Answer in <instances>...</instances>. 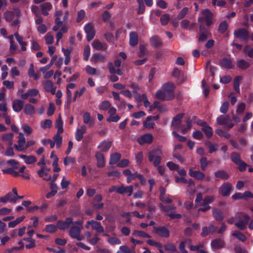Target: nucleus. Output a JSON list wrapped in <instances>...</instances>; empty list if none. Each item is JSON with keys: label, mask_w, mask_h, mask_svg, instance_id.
Wrapping results in <instances>:
<instances>
[{"label": "nucleus", "mask_w": 253, "mask_h": 253, "mask_svg": "<svg viewBox=\"0 0 253 253\" xmlns=\"http://www.w3.org/2000/svg\"><path fill=\"white\" fill-rule=\"evenodd\" d=\"M175 85L172 83H167L162 86V89L157 91L155 97L161 101L170 100L174 98Z\"/></svg>", "instance_id": "f257e3e1"}, {"label": "nucleus", "mask_w": 253, "mask_h": 253, "mask_svg": "<svg viewBox=\"0 0 253 253\" xmlns=\"http://www.w3.org/2000/svg\"><path fill=\"white\" fill-rule=\"evenodd\" d=\"M20 11L18 9L15 8L13 10H7L4 14L3 16L6 22H11L12 26L19 27Z\"/></svg>", "instance_id": "f03ea898"}, {"label": "nucleus", "mask_w": 253, "mask_h": 253, "mask_svg": "<svg viewBox=\"0 0 253 253\" xmlns=\"http://www.w3.org/2000/svg\"><path fill=\"white\" fill-rule=\"evenodd\" d=\"M83 224V220H78L74 222V225L70 228L68 232L69 236L72 238L76 239L78 241H81L83 239V236L81 235Z\"/></svg>", "instance_id": "7ed1b4c3"}, {"label": "nucleus", "mask_w": 253, "mask_h": 253, "mask_svg": "<svg viewBox=\"0 0 253 253\" xmlns=\"http://www.w3.org/2000/svg\"><path fill=\"white\" fill-rule=\"evenodd\" d=\"M235 217L238 221L235 223V225L241 230H244L246 228V225L248 223L250 217L244 212H238L235 214Z\"/></svg>", "instance_id": "20e7f679"}, {"label": "nucleus", "mask_w": 253, "mask_h": 253, "mask_svg": "<svg viewBox=\"0 0 253 253\" xmlns=\"http://www.w3.org/2000/svg\"><path fill=\"white\" fill-rule=\"evenodd\" d=\"M162 151L159 149L151 151L148 154V160L152 162L154 166H158L162 160Z\"/></svg>", "instance_id": "39448f33"}, {"label": "nucleus", "mask_w": 253, "mask_h": 253, "mask_svg": "<svg viewBox=\"0 0 253 253\" xmlns=\"http://www.w3.org/2000/svg\"><path fill=\"white\" fill-rule=\"evenodd\" d=\"M202 14L203 16L199 18V22H205L206 26H211L213 22V14L209 9H206L202 10Z\"/></svg>", "instance_id": "423d86ee"}, {"label": "nucleus", "mask_w": 253, "mask_h": 253, "mask_svg": "<svg viewBox=\"0 0 253 253\" xmlns=\"http://www.w3.org/2000/svg\"><path fill=\"white\" fill-rule=\"evenodd\" d=\"M90 225L91 228L96 231L97 233H102L104 231V228L101 226V223L94 220H91L87 221L85 225L86 228L88 229Z\"/></svg>", "instance_id": "0eeeda50"}, {"label": "nucleus", "mask_w": 253, "mask_h": 253, "mask_svg": "<svg viewBox=\"0 0 253 253\" xmlns=\"http://www.w3.org/2000/svg\"><path fill=\"white\" fill-rule=\"evenodd\" d=\"M73 219L71 217H67L65 221L59 220L57 222V227L60 230H65L70 228L74 225Z\"/></svg>", "instance_id": "6e6552de"}, {"label": "nucleus", "mask_w": 253, "mask_h": 253, "mask_svg": "<svg viewBox=\"0 0 253 253\" xmlns=\"http://www.w3.org/2000/svg\"><path fill=\"white\" fill-rule=\"evenodd\" d=\"M217 123L219 125H227L226 127L230 128L234 126V124L231 121L229 117L227 116L221 115L216 119Z\"/></svg>", "instance_id": "1a4fd4ad"}, {"label": "nucleus", "mask_w": 253, "mask_h": 253, "mask_svg": "<svg viewBox=\"0 0 253 253\" xmlns=\"http://www.w3.org/2000/svg\"><path fill=\"white\" fill-rule=\"evenodd\" d=\"M84 30L86 34L87 41H90L94 38L95 34L93 25L91 23H88L84 26Z\"/></svg>", "instance_id": "9d476101"}, {"label": "nucleus", "mask_w": 253, "mask_h": 253, "mask_svg": "<svg viewBox=\"0 0 253 253\" xmlns=\"http://www.w3.org/2000/svg\"><path fill=\"white\" fill-rule=\"evenodd\" d=\"M232 185L228 182H225L219 188L218 192L224 197L228 196L232 190Z\"/></svg>", "instance_id": "9b49d317"}, {"label": "nucleus", "mask_w": 253, "mask_h": 253, "mask_svg": "<svg viewBox=\"0 0 253 253\" xmlns=\"http://www.w3.org/2000/svg\"><path fill=\"white\" fill-rule=\"evenodd\" d=\"M159 118L158 115L155 116H148L143 122V126L148 129H152L155 126L154 121H157Z\"/></svg>", "instance_id": "f8f14e48"}, {"label": "nucleus", "mask_w": 253, "mask_h": 253, "mask_svg": "<svg viewBox=\"0 0 253 253\" xmlns=\"http://www.w3.org/2000/svg\"><path fill=\"white\" fill-rule=\"evenodd\" d=\"M153 140V136L151 134L147 133L142 135L137 139L138 143L141 145L150 144Z\"/></svg>", "instance_id": "ddd939ff"}, {"label": "nucleus", "mask_w": 253, "mask_h": 253, "mask_svg": "<svg viewBox=\"0 0 253 253\" xmlns=\"http://www.w3.org/2000/svg\"><path fill=\"white\" fill-rule=\"evenodd\" d=\"M25 144V138L24 134L20 132L18 136V144H15L14 147L18 151H23L26 149V148L24 147Z\"/></svg>", "instance_id": "4468645a"}, {"label": "nucleus", "mask_w": 253, "mask_h": 253, "mask_svg": "<svg viewBox=\"0 0 253 253\" xmlns=\"http://www.w3.org/2000/svg\"><path fill=\"white\" fill-rule=\"evenodd\" d=\"M234 35L236 38L241 40H246L248 37V33L245 28L235 30L234 32Z\"/></svg>", "instance_id": "2eb2a0df"}, {"label": "nucleus", "mask_w": 253, "mask_h": 253, "mask_svg": "<svg viewBox=\"0 0 253 253\" xmlns=\"http://www.w3.org/2000/svg\"><path fill=\"white\" fill-rule=\"evenodd\" d=\"M93 48L97 50H106L107 45L105 42H101L98 40H94L92 43Z\"/></svg>", "instance_id": "dca6fc26"}, {"label": "nucleus", "mask_w": 253, "mask_h": 253, "mask_svg": "<svg viewBox=\"0 0 253 253\" xmlns=\"http://www.w3.org/2000/svg\"><path fill=\"white\" fill-rule=\"evenodd\" d=\"M24 105V101L20 99H15L12 103V109L15 112H19L22 110Z\"/></svg>", "instance_id": "f3484780"}, {"label": "nucleus", "mask_w": 253, "mask_h": 253, "mask_svg": "<svg viewBox=\"0 0 253 253\" xmlns=\"http://www.w3.org/2000/svg\"><path fill=\"white\" fill-rule=\"evenodd\" d=\"M43 84L44 89L46 91L50 92L52 94H55L56 88L54 87L51 81L46 80L43 82Z\"/></svg>", "instance_id": "a211bd4d"}, {"label": "nucleus", "mask_w": 253, "mask_h": 253, "mask_svg": "<svg viewBox=\"0 0 253 253\" xmlns=\"http://www.w3.org/2000/svg\"><path fill=\"white\" fill-rule=\"evenodd\" d=\"M86 126L83 125L78 128L75 133V138L78 141H80L83 137V134L85 132Z\"/></svg>", "instance_id": "6ab92c4d"}, {"label": "nucleus", "mask_w": 253, "mask_h": 253, "mask_svg": "<svg viewBox=\"0 0 253 253\" xmlns=\"http://www.w3.org/2000/svg\"><path fill=\"white\" fill-rule=\"evenodd\" d=\"M112 142L108 140H104L102 141L98 146V149H100L101 152H105L108 151L111 148Z\"/></svg>", "instance_id": "aec40b11"}, {"label": "nucleus", "mask_w": 253, "mask_h": 253, "mask_svg": "<svg viewBox=\"0 0 253 253\" xmlns=\"http://www.w3.org/2000/svg\"><path fill=\"white\" fill-rule=\"evenodd\" d=\"M189 174L190 176L193 177L198 180H202L205 176V175L203 172L200 170H193L192 169H189Z\"/></svg>", "instance_id": "412c9836"}, {"label": "nucleus", "mask_w": 253, "mask_h": 253, "mask_svg": "<svg viewBox=\"0 0 253 253\" xmlns=\"http://www.w3.org/2000/svg\"><path fill=\"white\" fill-rule=\"evenodd\" d=\"M183 117V114L181 113L175 116L171 122V127L174 129H177L179 127L180 124L181 122V120Z\"/></svg>", "instance_id": "4be33fe9"}, {"label": "nucleus", "mask_w": 253, "mask_h": 253, "mask_svg": "<svg viewBox=\"0 0 253 253\" xmlns=\"http://www.w3.org/2000/svg\"><path fill=\"white\" fill-rule=\"evenodd\" d=\"M154 231L158 235L163 237H168L169 235V231L165 227H154Z\"/></svg>", "instance_id": "5701e85b"}, {"label": "nucleus", "mask_w": 253, "mask_h": 253, "mask_svg": "<svg viewBox=\"0 0 253 253\" xmlns=\"http://www.w3.org/2000/svg\"><path fill=\"white\" fill-rule=\"evenodd\" d=\"M150 42L152 46L156 48H160L163 44L162 40L157 36H154L151 37Z\"/></svg>", "instance_id": "b1692460"}, {"label": "nucleus", "mask_w": 253, "mask_h": 253, "mask_svg": "<svg viewBox=\"0 0 253 253\" xmlns=\"http://www.w3.org/2000/svg\"><path fill=\"white\" fill-rule=\"evenodd\" d=\"M224 243L222 239H217L212 240L211 242V246L213 250H216L224 247Z\"/></svg>", "instance_id": "393cba45"}, {"label": "nucleus", "mask_w": 253, "mask_h": 253, "mask_svg": "<svg viewBox=\"0 0 253 253\" xmlns=\"http://www.w3.org/2000/svg\"><path fill=\"white\" fill-rule=\"evenodd\" d=\"M129 43L130 46H134L138 44V35L136 32H131L129 33Z\"/></svg>", "instance_id": "a878e982"}, {"label": "nucleus", "mask_w": 253, "mask_h": 253, "mask_svg": "<svg viewBox=\"0 0 253 253\" xmlns=\"http://www.w3.org/2000/svg\"><path fill=\"white\" fill-rule=\"evenodd\" d=\"M132 216H136L139 218H142L144 217V214H140L139 212L137 211H134L132 212H128L124 213L123 214V216L126 217L127 219V221H129L130 220V217Z\"/></svg>", "instance_id": "bb28decb"}, {"label": "nucleus", "mask_w": 253, "mask_h": 253, "mask_svg": "<svg viewBox=\"0 0 253 253\" xmlns=\"http://www.w3.org/2000/svg\"><path fill=\"white\" fill-rule=\"evenodd\" d=\"M83 122L85 124H89L90 126L94 125V119L91 117L89 113L86 112L84 113L83 115Z\"/></svg>", "instance_id": "cd10ccee"}, {"label": "nucleus", "mask_w": 253, "mask_h": 253, "mask_svg": "<svg viewBox=\"0 0 253 253\" xmlns=\"http://www.w3.org/2000/svg\"><path fill=\"white\" fill-rule=\"evenodd\" d=\"M40 7L42 10V14L46 16L48 14V11L52 8V5L50 2H46L41 4Z\"/></svg>", "instance_id": "c85d7f7f"}, {"label": "nucleus", "mask_w": 253, "mask_h": 253, "mask_svg": "<svg viewBox=\"0 0 253 253\" xmlns=\"http://www.w3.org/2000/svg\"><path fill=\"white\" fill-rule=\"evenodd\" d=\"M216 228L212 225H209V227H204L202 229V232L201 233L202 236H206L209 234L213 233L215 231Z\"/></svg>", "instance_id": "c756f323"}, {"label": "nucleus", "mask_w": 253, "mask_h": 253, "mask_svg": "<svg viewBox=\"0 0 253 253\" xmlns=\"http://www.w3.org/2000/svg\"><path fill=\"white\" fill-rule=\"evenodd\" d=\"M14 37L18 43L21 45V50L22 51H25L26 50L27 43L23 41V37L20 36L17 32L14 34Z\"/></svg>", "instance_id": "7c9ffc66"}, {"label": "nucleus", "mask_w": 253, "mask_h": 253, "mask_svg": "<svg viewBox=\"0 0 253 253\" xmlns=\"http://www.w3.org/2000/svg\"><path fill=\"white\" fill-rule=\"evenodd\" d=\"M105 60V57L104 56L97 53L94 54L91 58V61L94 64H96L99 62H104Z\"/></svg>", "instance_id": "2f4dec72"}, {"label": "nucleus", "mask_w": 253, "mask_h": 253, "mask_svg": "<svg viewBox=\"0 0 253 253\" xmlns=\"http://www.w3.org/2000/svg\"><path fill=\"white\" fill-rule=\"evenodd\" d=\"M35 112V107L30 104H26L24 108V112L25 114L32 116Z\"/></svg>", "instance_id": "473e14b6"}, {"label": "nucleus", "mask_w": 253, "mask_h": 253, "mask_svg": "<svg viewBox=\"0 0 253 253\" xmlns=\"http://www.w3.org/2000/svg\"><path fill=\"white\" fill-rule=\"evenodd\" d=\"M95 156L97 159V165L98 167H103L105 166V161L103 155L101 153H97Z\"/></svg>", "instance_id": "72a5a7b5"}, {"label": "nucleus", "mask_w": 253, "mask_h": 253, "mask_svg": "<svg viewBox=\"0 0 253 253\" xmlns=\"http://www.w3.org/2000/svg\"><path fill=\"white\" fill-rule=\"evenodd\" d=\"M200 34L199 38V41H205L208 38V32L202 25L200 26Z\"/></svg>", "instance_id": "f704fd0d"}, {"label": "nucleus", "mask_w": 253, "mask_h": 253, "mask_svg": "<svg viewBox=\"0 0 253 253\" xmlns=\"http://www.w3.org/2000/svg\"><path fill=\"white\" fill-rule=\"evenodd\" d=\"M38 173L39 175L43 178L44 180L49 181L51 179V176L48 173V171L44 169H40L38 170Z\"/></svg>", "instance_id": "c9c22d12"}, {"label": "nucleus", "mask_w": 253, "mask_h": 253, "mask_svg": "<svg viewBox=\"0 0 253 253\" xmlns=\"http://www.w3.org/2000/svg\"><path fill=\"white\" fill-rule=\"evenodd\" d=\"M214 175L216 177L222 179H227L229 177V174L224 170H217L215 171Z\"/></svg>", "instance_id": "e433bc0d"}, {"label": "nucleus", "mask_w": 253, "mask_h": 253, "mask_svg": "<svg viewBox=\"0 0 253 253\" xmlns=\"http://www.w3.org/2000/svg\"><path fill=\"white\" fill-rule=\"evenodd\" d=\"M62 133L56 132V134L53 136V141L56 144V148H59L62 143V137L61 136Z\"/></svg>", "instance_id": "4c0bfd02"}, {"label": "nucleus", "mask_w": 253, "mask_h": 253, "mask_svg": "<svg viewBox=\"0 0 253 253\" xmlns=\"http://www.w3.org/2000/svg\"><path fill=\"white\" fill-rule=\"evenodd\" d=\"M25 218L24 215L19 217L17 218L16 219L10 221L8 223V226L9 228H14L19 223L21 222Z\"/></svg>", "instance_id": "58836bf2"}, {"label": "nucleus", "mask_w": 253, "mask_h": 253, "mask_svg": "<svg viewBox=\"0 0 253 253\" xmlns=\"http://www.w3.org/2000/svg\"><path fill=\"white\" fill-rule=\"evenodd\" d=\"M121 157V154L118 153H115L112 154L110 156L109 164L111 165L116 164L119 161Z\"/></svg>", "instance_id": "ea45409f"}, {"label": "nucleus", "mask_w": 253, "mask_h": 253, "mask_svg": "<svg viewBox=\"0 0 253 253\" xmlns=\"http://www.w3.org/2000/svg\"><path fill=\"white\" fill-rule=\"evenodd\" d=\"M192 127V122L190 119L189 118L186 121V126H183L181 128V131L183 134L187 133L189 130L191 129Z\"/></svg>", "instance_id": "a19ab883"}, {"label": "nucleus", "mask_w": 253, "mask_h": 253, "mask_svg": "<svg viewBox=\"0 0 253 253\" xmlns=\"http://www.w3.org/2000/svg\"><path fill=\"white\" fill-rule=\"evenodd\" d=\"M57 56L56 55H54L49 64L46 65L45 66L41 68L40 71L42 72L43 73H45L46 71H47L51 66L53 64L54 61L56 60Z\"/></svg>", "instance_id": "79ce46f5"}, {"label": "nucleus", "mask_w": 253, "mask_h": 253, "mask_svg": "<svg viewBox=\"0 0 253 253\" xmlns=\"http://www.w3.org/2000/svg\"><path fill=\"white\" fill-rule=\"evenodd\" d=\"M237 66L241 69H245L249 67V63L244 59H240L237 61Z\"/></svg>", "instance_id": "37998d69"}, {"label": "nucleus", "mask_w": 253, "mask_h": 253, "mask_svg": "<svg viewBox=\"0 0 253 253\" xmlns=\"http://www.w3.org/2000/svg\"><path fill=\"white\" fill-rule=\"evenodd\" d=\"M55 127L57 129V132L62 133L63 131V122L59 117L56 121Z\"/></svg>", "instance_id": "c03bdc74"}, {"label": "nucleus", "mask_w": 253, "mask_h": 253, "mask_svg": "<svg viewBox=\"0 0 253 253\" xmlns=\"http://www.w3.org/2000/svg\"><path fill=\"white\" fill-rule=\"evenodd\" d=\"M221 66L226 68H231L233 67L232 63L230 59L224 58L221 61Z\"/></svg>", "instance_id": "a18cd8bd"}, {"label": "nucleus", "mask_w": 253, "mask_h": 253, "mask_svg": "<svg viewBox=\"0 0 253 253\" xmlns=\"http://www.w3.org/2000/svg\"><path fill=\"white\" fill-rule=\"evenodd\" d=\"M85 71L86 73L90 75H95L99 74V72L95 68L92 67L89 65L86 66Z\"/></svg>", "instance_id": "49530a36"}, {"label": "nucleus", "mask_w": 253, "mask_h": 253, "mask_svg": "<svg viewBox=\"0 0 253 253\" xmlns=\"http://www.w3.org/2000/svg\"><path fill=\"white\" fill-rule=\"evenodd\" d=\"M186 184H188L187 188V191L191 193H194L195 191V188L194 181L192 179H189L187 181Z\"/></svg>", "instance_id": "de8ad7c7"}, {"label": "nucleus", "mask_w": 253, "mask_h": 253, "mask_svg": "<svg viewBox=\"0 0 253 253\" xmlns=\"http://www.w3.org/2000/svg\"><path fill=\"white\" fill-rule=\"evenodd\" d=\"M233 236L237 238L239 240L244 242L246 240L247 238L246 236L243 234L242 233L239 232L238 231H235L232 234Z\"/></svg>", "instance_id": "09e8293b"}, {"label": "nucleus", "mask_w": 253, "mask_h": 253, "mask_svg": "<svg viewBox=\"0 0 253 253\" xmlns=\"http://www.w3.org/2000/svg\"><path fill=\"white\" fill-rule=\"evenodd\" d=\"M132 235L134 236H138L143 238H150V236L148 234L146 233L145 232L141 231H138V230H135L133 233Z\"/></svg>", "instance_id": "8fccbe9b"}, {"label": "nucleus", "mask_w": 253, "mask_h": 253, "mask_svg": "<svg viewBox=\"0 0 253 253\" xmlns=\"http://www.w3.org/2000/svg\"><path fill=\"white\" fill-rule=\"evenodd\" d=\"M2 171L3 173H9L15 177H17L19 175V172H17L14 170V169L11 168L2 169Z\"/></svg>", "instance_id": "3c124183"}, {"label": "nucleus", "mask_w": 253, "mask_h": 253, "mask_svg": "<svg viewBox=\"0 0 253 253\" xmlns=\"http://www.w3.org/2000/svg\"><path fill=\"white\" fill-rule=\"evenodd\" d=\"M111 104L108 101H102L99 106L100 110L105 111L111 106Z\"/></svg>", "instance_id": "603ef678"}, {"label": "nucleus", "mask_w": 253, "mask_h": 253, "mask_svg": "<svg viewBox=\"0 0 253 253\" xmlns=\"http://www.w3.org/2000/svg\"><path fill=\"white\" fill-rule=\"evenodd\" d=\"M57 225L55 226L53 224H48L45 227V230L47 233H54L57 230Z\"/></svg>", "instance_id": "864d4df0"}, {"label": "nucleus", "mask_w": 253, "mask_h": 253, "mask_svg": "<svg viewBox=\"0 0 253 253\" xmlns=\"http://www.w3.org/2000/svg\"><path fill=\"white\" fill-rule=\"evenodd\" d=\"M85 91L86 88L85 87H82L79 90L76 91L74 93L73 101H76L77 97L82 96Z\"/></svg>", "instance_id": "5fc2aeb1"}, {"label": "nucleus", "mask_w": 253, "mask_h": 253, "mask_svg": "<svg viewBox=\"0 0 253 253\" xmlns=\"http://www.w3.org/2000/svg\"><path fill=\"white\" fill-rule=\"evenodd\" d=\"M41 126L43 128H50L52 125V121L49 119H46L43 122H42L40 124Z\"/></svg>", "instance_id": "6e6d98bb"}, {"label": "nucleus", "mask_w": 253, "mask_h": 253, "mask_svg": "<svg viewBox=\"0 0 253 253\" xmlns=\"http://www.w3.org/2000/svg\"><path fill=\"white\" fill-rule=\"evenodd\" d=\"M202 130L205 133L206 135L208 137H210L212 135V128L208 125L205 127H203Z\"/></svg>", "instance_id": "4d7b16f0"}, {"label": "nucleus", "mask_w": 253, "mask_h": 253, "mask_svg": "<svg viewBox=\"0 0 253 253\" xmlns=\"http://www.w3.org/2000/svg\"><path fill=\"white\" fill-rule=\"evenodd\" d=\"M190 241L189 240H186L183 242H181L179 245V249L183 253H186L187 252L184 249L185 245L189 246L190 244Z\"/></svg>", "instance_id": "13d9d810"}, {"label": "nucleus", "mask_w": 253, "mask_h": 253, "mask_svg": "<svg viewBox=\"0 0 253 253\" xmlns=\"http://www.w3.org/2000/svg\"><path fill=\"white\" fill-rule=\"evenodd\" d=\"M212 213H213V216L214 217V218L216 220H222L223 218L221 213L219 212L216 209H213L212 210Z\"/></svg>", "instance_id": "bf43d9fd"}, {"label": "nucleus", "mask_w": 253, "mask_h": 253, "mask_svg": "<svg viewBox=\"0 0 253 253\" xmlns=\"http://www.w3.org/2000/svg\"><path fill=\"white\" fill-rule=\"evenodd\" d=\"M169 20V15L168 14H165L162 16L160 18V21L163 25H167Z\"/></svg>", "instance_id": "052dcab7"}, {"label": "nucleus", "mask_w": 253, "mask_h": 253, "mask_svg": "<svg viewBox=\"0 0 253 253\" xmlns=\"http://www.w3.org/2000/svg\"><path fill=\"white\" fill-rule=\"evenodd\" d=\"M90 46L87 45L84 47V59L85 60H87L90 55Z\"/></svg>", "instance_id": "680f3d73"}, {"label": "nucleus", "mask_w": 253, "mask_h": 253, "mask_svg": "<svg viewBox=\"0 0 253 253\" xmlns=\"http://www.w3.org/2000/svg\"><path fill=\"white\" fill-rule=\"evenodd\" d=\"M231 158L233 162L237 164L241 161L240 156L236 153H233L231 154Z\"/></svg>", "instance_id": "e2e57ef3"}, {"label": "nucleus", "mask_w": 253, "mask_h": 253, "mask_svg": "<svg viewBox=\"0 0 253 253\" xmlns=\"http://www.w3.org/2000/svg\"><path fill=\"white\" fill-rule=\"evenodd\" d=\"M13 137V134L12 133H6L2 135V139L4 141H7L9 142L10 144H12V139Z\"/></svg>", "instance_id": "0e129e2a"}, {"label": "nucleus", "mask_w": 253, "mask_h": 253, "mask_svg": "<svg viewBox=\"0 0 253 253\" xmlns=\"http://www.w3.org/2000/svg\"><path fill=\"white\" fill-rule=\"evenodd\" d=\"M228 25L225 21H223L219 24L218 30L221 33H224L227 29Z\"/></svg>", "instance_id": "69168bd1"}, {"label": "nucleus", "mask_w": 253, "mask_h": 253, "mask_svg": "<svg viewBox=\"0 0 253 253\" xmlns=\"http://www.w3.org/2000/svg\"><path fill=\"white\" fill-rule=\"evenodd\" d=\"M120 119V117L118 115L115 114L114 115L109 116L107 119V121L108 122H118Z\"/></svg>", "instance_id": "338daca9"}, {"label": "nucleus", "mask_w": 253, "mask_h": 253, "mask_svg": "<svg viewBox=\"0 0 253 253\" xmlns=\"http://www.w3.org/2000/svg\"><path fill=\"white\" fill-rule=\"evenodd\" d=\"M117 253H131L129 248L127 246L120 247L119 251Z\"/></svg>", "instance_id": "774afa93"}]
</instances>
